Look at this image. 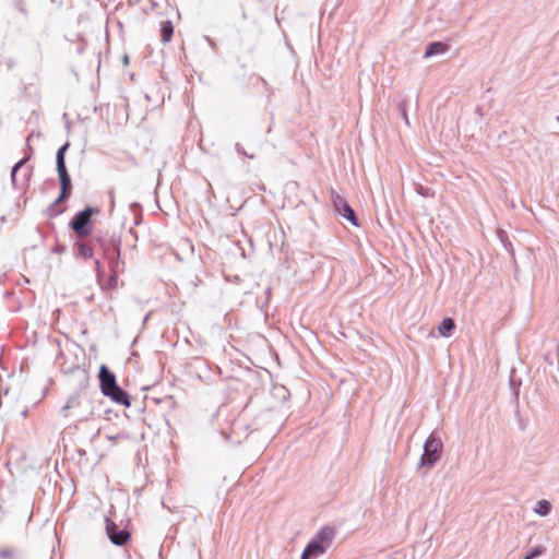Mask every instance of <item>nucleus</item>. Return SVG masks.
Here are the masks:
<instances>
[{"label": "nucleus", "mask_w": 559, "mask_h": 559, "mask_svg": "<svg viewBox=\"0 0 559 559\" xmlns=\"http://www.w3.org/2000/svg\"><path fill=\"white\" fill-rule=\"evenodd\" d=\"M100 213L97 206H86L84 210L78 212L69 223V227L73 230L76 238L86 239L91 237L94 229L93 215Z\"/></svg>", "instance_id": "f257e3e1"}, {"label": "nucleus", "mask_w": 559, "mask_h": 559, "mask_svg": "<svg viewBox=\"0 0 559 559\" xmlns=\"http://www.w3.org/2000/svg\"><path fill=\"white\" fill-rule=\"evenodd\" d=\"M91 242L98 246L103 252L104 258L109 263L121 262L120 260V246L121 240L115 235L94 234L91 236Z\"/></svg>", "instance_id": "f03ea898"}, {"label": "nucleus", "mask_w": 559, "mask_h": 559, "mask_svg": "<svg viewBox=\"0 0 559 559\" xmlns=\"http://www.w3.org/2000/svg\"><path fill=\"white\" fill-rule=\"evenodd\" d=\"M57 171L60 180L61 191L57 200L47 207L46 214L48 217H56L62 214L64 212V207H60L59 203L69 199L71 195L72 183L68 169L60 168L57 169Z\"/></svg>", "instance_id": "7ed1b4c3"}, {"label": "nucleus", "mask_w": 559, "mask_h": 559, "mask_svg": "<svg viewBox=\"0 0 559 559\" xmlns=\"http://www.w3.org/2000/svg\"><path fill=\"white\" fill-rule=\"evenodd\" d=\"M442 448L441 439L431 433L425 442L419 466L431 468L440 460Z\"/></svg>", "instance_id": "20e7f679"}, {"label": "nucleus", "mask_w": 559, "mask_h": 559, "mask_svg": "<svg viewBox=\"0 0 559 559\" xmlns=\"http://www.w3.org/2000/svg\"><path fill=\"white\" fill-rule=\"evenodd\" d=\"M330 195L335 211L344 218L349 221L354 226H358L357 216L347 201L341 197L333 188L330 190Z\"/></svg>", "instance_id": "39448f33"}, {"label": "nucleus", "mask_w": 559, "mask_h": 559, "mask_svg": "<svg viewBox=\"0 0 559 559\" xmlns=\"http://www.w3.org/2000/svg\"><path fill=\"white\" fill-rule=\"evenodd\" d=\"M105 528L108 538L116 546H124L131 538V534L127 530L119 528L109 518L105 519Z\"/></svg>", "instance_id": "423d86ee"}, {"label": "nucleus", "mask_w": 559, "mask_h": 559, "mask_svg": "<svg viewBox=\"0 0 559 559\" xmlns=\"http://www.w3.org/2000/svg\"><path fill=\"white\" fill-rule=\"evenodd\" d=\"M99 384L103 394H107L112 389L118 386L116 376L107 368L106 365H102L99 368Z\"/></svg>", "instance_id": "0eeeda50"}, {"label": "nucleus", "mask_w": 559, "mask_h": 559, "mask_svg": "<svg viewBox=\"0 0 559 559\" xmlns=\"http://www.w3.org/2000/svg\"><path fill=\"white\" fill-rule=\"evenodd\" d=\"M93 242H91V238L88 241L85 239L78 238L73 243V253L76 258L82 259H92L94 257Z\"/></svg>", "instance_id": "6e6552de"}, {"label": "nucleus", "mask_w": 559, "mask_h": 559, "mask_svg": "<svg viewBox=\"0 0 559 559\" xmlns=\"http://www.w3.org/2000/svg\"><path fill=\"white\" fill-rule=\"evenodd\" d=\"M34 135V132H32L27 138H26V153H25V156L19 160L13 167H12V170H11V181H12V185L14 188H20L17 186V180H16V173L20 168H22L25 163L31 158L32 154H33V148L31 146V141H32V138Z\"/></svg>", "instance_id": "1a4fd4ad"}, {"label": "nucleus", "mask_w": 559, "mask_h": 559, "mask_svg": "<svg viewBox=\"0 0 559 559\" xmlns=\"http://www.w3.org/2000/svg\"><path fill=\"white\" fill-rule=\"evenodd\" d=\"M335 537V530L331 526L322 527L316 536L312 538L320 545L324 546V548L329 549L332 545V542Z\"/></svg>", "instance_id": "9d476101"}, {"label": "nucleus", "mask_w": 559, "mask_h": 559, "mask_svg": "<svg viewBox=\"0 0 559 559\" xmlns=\"http://www.w3.org/2000/svg\"><path fill=\"white\" fill-rule=\"evenodd\" d=\"M328 549L324 546L311 539L302 551L301 559H316L323 555Z\"/></svg>", "instance_id": "9b49d317"}, {"label": "nucleus", "mask_w": 559, "mask_h": 559, "mask_svg": "<svg viewBox=\"0 0 559 559\" xmlns=\"http://www.w3.org/2000/svg\"><path fill=\"white\" fill-rule=\"evenodd\" d=\"M104 395L110 397L117 404H120L126 407H129L131 404L129 394L124 390H122L119 385L116 386V389H112L110 392H107V394H104Z\"/></svg>", "instance_id": "f8f14e48"}, {"label": "nucleus", "mask_w": 559, "mask_h": 559, "mask_svg": "<svg viewBox=\"0 0 559 559\" xmlns=\"http://www.w3.org/2000/svg\"><path fill=\"white\" fill-rule=\"evenodd\" d=\"M450 46L443 41H432L429 43L426 47V51L424 53V58H430L437 55H443L449 50Z\"/></svg>", "instance_id": "ddd939ff"}, {"label": "nucleus", "mask_w": 559, "mask_h": 559, "mask_svg": "<svg viewBox=\"0 0 559 559\" xmlns=\"http://www.w3.org/2000/svg\"><path fill=\"white\" fill-rule=\"evenodd\" d=\"M110 276L108 281L109 288H116L118 284V274L124 271V262L109 263Z\"/></svg>", "instance_id": "4468645a"}, {"label": "nucleus", "mask_w": 559, "mask_h": 559, "mask_svg": "<svg viewBox=\"0 0 559 559\" xmlns=\"http://www.w3.org/2000/svg\"><path fill=\"white\" fill-rule=\"evenodd\" d=\"M80 406H81L80 395L78 393H75L68 399L66 405L61 408V414L64 417H68L71 414L70 411L79 408Z\"/></svg>", "instance_id": "2eb2a0df"}, {"label": "nucleus", "mask_w": 559, "mask_h": 559, "mask_svg": "<svg viewBox=\"0 0 559 559\" xmlns=\"http://www.w3.org/2000/svg\"><path fill=\"white\" fill-rule=\"evenodd\" d=\"M455 330V322L452 318H444L438 326V331L442 336L449 337Z\"/></svg>", "instance_id": "dca6fc26"}, {"label": "nucleus", "mask_w": 559, "mask_h": 559, "mask_svg": "<svg viewBox=\"0 0 559 559\" xmlns=\"http://www.w3.org/2000/svg\"><path fill=\"white\" fill-rule=\"evenodd\" d=\"M174 34L173 23L168 20L162 21L160 23V39L164 44H167L171 40Z\"/></svg>", "instance_id": "f3484780"}, {"label": "nucleus", "mask_w": 559, "mask_h": 559, "mask_svg": "<svg viewBox=\"0 0 559 559\" xmlns=\"http://www.w3.org/2000/svg\"><path fill=\"white\" fill-rule=\"evenodd\" d=\"M69 146H70V143L67 142L62 146H60L59 150L57 151V155H56L57 169L67 168L64 155H66V152L68 151Z\"/></svg>", "instance_id": "a211bd4d"}, {"label": "nucleus", "mask_w": 559, "mask_h": 559, "mask_svg": "<svg viewBox=\"0 0 559 559\" xmlns=\"http://www.w3.org/2000/svg\"><path fill=\"white\" fill-rule=\"evenodd\" d=\"M551 511V504L548 500H539L535 508H534V512L542 515V516H546L550 513Z\"/></svg>", "instance_id": "6ab92c4d"}, {"label": "nucleus", "mask_w": 559, "mask_h": 559, "mask_svg": "<svg viewBox=\"0 0 559 559\" xmlns=\"http://www.w3.org/2000/svg\"><path fill=\"white\" fill-rule=\"evenodd\" d=\"M546 552V548L544 546H536L531 549L527 555L523 559H534Z\"/></svg>", "instance_id": "aec40b11"}, {"label": "nucleus", "mask_w": 559, "mask_h": 559, "mask_svg": "<svg viewBox=\"0 0 559 559\" xmlns=\"http://www.w3.org/2000/svg\"><path fill=\"white\" fill-rule=\"evenodd\" d=\"M13 5L22 15H28L25 0H13Z\"/></svg>", "instance_id": "412c9836"}, {"label": "nucleus", "mask_w": 559, "mask_h": 559, "mask_svg": "<svg viewBox=\"0 0 559 559\" xmlns=\"http://www.w3.org/2000/svg\"><path fill=\"white\" fill-rule=\"evenodd\" d=\"M407 105H406V102L403 100L399 104V110L401 112V116L402 118L404 119L405 123L406 124H409V120H408V115H407V109H406Z\"/></svg>", "instance_id": "4be33fe9"}, {"label": "nucleus", "mask_w": 559, "mask_h": 559, "mask_svg": "<svg viewBox=\"0 0 559 559\" xmlns=\"http://www.w3.org/2000/svg\"><path fill=\"white\" fill-rule=\"evenodd\" d=\"M235 150L236 152L239 154V155H243L250 159H253L255 158V155L254 154H249L248 152H246V150L243 148V146L240 144V143H236L235 144Z\"/></svg>", "instance_id": "5701e85b"}, {"label": "nucleus", "mask_w": 559, "mask_h": 559, "mask_svg": "<svg viewBox=\"0 0 559 559\" xmlns=\"http://www.w3.org/2000/svg\"><path fill=\"white\" fill-rule=\"evenodd\" d=\"M14 558H15V552L13 549L5 548V549L0 550V559H14Z\"/></svg>", "instance_id": "b1692460"}, {"label": "nucleus", "mask_w": 559, "mask_h": 559, "mask_svg": "<svg viewBox=\"0 0 559 559\" xmlns=\"http://www.w3.org/2000/svg\"><path fill=\"white\" fill-rule=\"evenodd\" d=\"M95 270L97 277H100L103 275V270L99 260H95Z\"/></svg>", "instance_id": "393cba45"}, {"label": "nucleus", "mask_w": 559, "mask_h": 559, "mask_svg": "<svg viewBox=\"0 0 559 559\" xmlns=\"http://www.w3.org/2000/svg\"><path fill=\"white\" fill-rule=\"evenodd\" d=\"M109 195H110V210H112L115 206V197H114L112 190L109 191Z\"/></svg>", "instance_id": "a878e982"}, {"label": "nucleus", "mask_w": 559, "mask_h": 559, "mask_svg": "<svg viewBox=\"0 0 559 559\" xmlns=\"http://www.w3.org/2000/svg\"><path fill=\"white\" fill-rule=\"evenodd\" d=\"M32 175V168H28L27 171L24 174L25 183L29 180Z\"/></svg>", "instance_id": "bb28decb"}, {"label": "nucleus", "mask_w": 559, "mask_h": 559, "mask_svg": "<svg viewBox=\"0 0 559 559\" xmlns=\"http://www.w3.org/2000/svg\"><path fill=\"white\" fill-rule=\"evenodd\" d=\"M119 438V436H108V440L115 441Z\"/></svg>", "instance_id": "cd10ccee"}, {"label": "nucleus", "mask_w": 559, "mask_h": 559, "mask_svg": "<svg viewBox=\"0 0 559 559\" xmlns=\"http://www.w3.org/2000/svg\"><path fill=\"white\" fill-rule=\"evenodd\" d=\"M420 193H421L423 195H425V197H428V195H429V193H428V189L420 191Z\"/></svg>", "instance_id": "c85d7f7f"}, {"label": "nucleus", "mask_w": 559, "mask_h": 559, "mask_svg": "<svg viewBox=\"0 0 559 559\" xmlns=\"http://www.w3.org/2000/svg\"><path fill=\"white\" fill-rule=\"evenodd\" d=\"M260 81L262 82V84H263L264 86H266V85H267V83H266V81H265L264 79L260 78Z\"/></svg>", "instance_id": "c756f323"}, {"label": "nucleus", "mask_w": 559, "mask_h": 559, "mask_svg": "<svg viewBox=\"0 0 559 559\" xmlns=\"http://www.w3.org/2000/svg\"><path fill=\"white\" fill-rule=\"evenodd\" d=\"M206 40L209 41V44L213 45V41L210 39V37H206Z\"/></svg>", "instance_id": "7c9ffc66"}, {"label": "nucleus", "mask_w": 559, "mask_h": 559, "mask_svg": "<svg viewBox=\"0 0 559 559\" xmlns=\"http://www.w3.org/2000/svg\"><path fill=\"white\" fill-rule=\"evenodd\" d=\"M557 120L559 121V116L557 117Z\"/></svg>", "instance_id": "2f4dec72"}]
</instances>
